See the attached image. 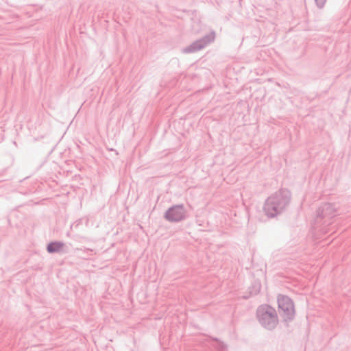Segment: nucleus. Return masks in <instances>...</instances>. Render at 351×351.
I'll use <instances>...</instances> for the list:
<instances>
[{
    "mask_svg": "<svg viewBox=\"0 0 351 351\" xmlns=\"http://www.w3.org/2000/svg\"><path fill=\"white\" fill-rule=\"evenodd\" d=\"M327 0H315V4L319 8H322L326 4Z\"/></svg>",
    "mask_w": 351,
    "mask_h": 351,
    "instance_id": "9d476101",
    "label": "nucleus"
},
{
    "mask_svg": "<svg viewBox=\"0 0 351 351\" xmlns=\"http://www.w3.org/2000/svg\"><path fill=\"white\" fill-rule=\"evenodd\" d=\"M291 199L289 190L281 188L265 201L263 210L269 218H274L283 213L289 206Z\"/></svg>",
    "mask_w": 351,
    "mask_h": 351,
    "instance_id": "f257e3e1",
    "label": "nucleus"
},
{
    "mask_svg": "<svg viewBox=\"0 0 351 351\" xmlns=\"http://www.w3.org/2000/svg\"><path fill=\"white\" fill-rule=\"evenodd\" d=\"M256 317L260 324L268 330H274L278 323L276 309L267 304H263L258 307Z\"/></svg>",
    "mask_w": 351,
    "mask_h": 351,
    "instance_id": "7ed1b4c3",
    "label": "nucleus"
},
{
    "mask_svg": "<svg viewBox=\"0 0 351 351\" xmlns=\"http://www.w3.org/2000/svg\"><path fill=\"white\" fill-rule=\"evenodd\" d=\"M187 212L184 204H176L169 207L164 214V218L170 223H178L185 220Z\"/></svg>",
    "mask_w": 351,
    "mask_h": 351,
    "instance_id": "39448f33",
    "label": "nucleus"
},
{
    "mask_svg": "<svg viewBox=\"0 0 351 351\" xmlns=\"http://www.w3.org/2000/svg\"><path fill=\"white\" fill-rule=\"evenodd\" d=\"M64 243L62 241H51L47 245V251L49 254L58 253L61 251Z\"/></svg>",
    "mask_w": 351,
    "mask_h": 351,
    "instance_id": "6e6552de",
    "label": "nucleus"
},
{
    "mask_svg": "<svg viewBox=\"0 0 351 351\" xmlns=\"http://www.w3.org/2000/svg\"><path fill=\"white\" fill-rule=\"evenodd\" d=\"M261 283L258 280H254L251 286L249 287V294L247 295H244L243 298L245 299H248L251 296L256 295L261 291Z\"/></svg>",
    "mask_w": 351,
    "mask_h": 351,
    "instance_id": "0eeeda50",
    "label": "nucleus"
},
{
    "mask_svg": "<svg viewBox=\"0 0 351 351\" xmlns=\"http://www.w3.org/2000/svg\"><path fill=\"white\" fill-rule=\"evenodd\" d=\"M213 340L217 342L215 347L219 351H224L227 348V346L217 338H213Z\"/></svg>",
    "mask_w": 351,
    "mask_h": 351,
    "instance_id": "1a4fd4ad",
    "label": "nucleus"
},
{
    "mask_svg": "<svg viewBox=\"0 0 351 351\" xmlns=\"http://www.w3.org/2000/svg\"><path fill=\"white\" fill-rule=\"evenodd\" d=\"M86 250L92 251V249L87 248Z\"/></svg>",
    "mask_w": 351,
    "mask_h": 351,
    "instance_id": "9b49d317",
    "label": "nucleus"
},
{
    "mask_svg": "<svg viewBox=\"0 0 351 351\" xmlns=\"http://www.w3.org/2000/svg\"><path fill=\"white\" fill-rule=\"evenodd\" d=\"M337 215V210L334 204L324 203L316 210L312 227L313 229L322 234L328 232V226L332 224L333 218Z\"/></svg>",
    "mask_w": 351,
    "mask_h": 351,
    "instance_id": "f03ea898",
    "label": "nucleus"
},
{
    "mask_svg": "<svg viewBox=\"0 0 351 351\" xmlns=\"http://www.w3.org/2000/svg\"><path fill=\"white\" fill-rule=\"evenodd\" d=\"M215 38V32H210V33L206 34L203 37L199 39L196 40L193 42L189 46L183 48L182 49V53H191L197 52L204 47H206L208 45L213 43Z\"/></svg>",
    "mask_w": 351,
    "mask_h": 351,
    "instance_id": "423d86ee",
    "label": "nucleus"
},
{
    "mask_svg": "<svg viewBox=\"0 0 351 351\" xmlns=\"http://www.w3.org/2000/svg\"><path fill=\"white\" fill-rule=\"evenodd\" d=\"M278 314L284 322L292 321L295 315V307L293 300L285 295L278 296Z\"/></svg>",
    "mask_w": 351,
    "mask_h": 351,
    "instance_id": "20e7f679",
    "label": "nucleus"
}]
</instances>
